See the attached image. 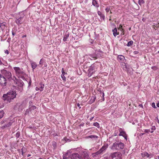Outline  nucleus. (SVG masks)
<instances>
[{"instance_id":"26","label":"nucleus","mask_w":159,"mask_h":159,"mask_svg":"<svg viewBox=\"0 0 159 159\" xmlns=\"http://www.w3.org/2000/svg\"><path fill=\"white\" fill-rule=\"evenodd\" d=\"M118 58L121 61H123L125 59V57L122 55H120L118 56Z\"/></svg>"},{"instance_id":"64","label":"nucleus","mask_w":159,"mask_h":159,"mask_svg":"<svg viewBox=\"0 0 159 159\" xmlns=\"http://www.w3.org/2000/svg\"><path fill=\"white\" fill-rule=\"evenodd\" d=\"M158 24L159 25V22L158 23Z\"/></svg>"},{"instance_id":"15","label":"nucleus","mask_w":159,"mask_h":159,"mask_svg":"<svg viewBox=\"0 0 159 159\" xmlns=\"http://www.w3.org/2000/svg\"><path fill=\"white\" fill-rule=\"evenodd\" d=\"M79 154L77 153H74L72 155L71 158V159H79Z\"/></svg>"},{"instance_id":"25","label":"nucleus","mask_w":159,"mask_h":159,"mask_svg":"<svg viewBox=\"0 0 159 159\" xmlns=\"http://www.w3.org/2000/svg\"><path fill=\"white\" fill-rule=\"evenodd\" d=\"M40 87L39 88L40 91H42L43 90V88H44V85L43 84H40Z\"/></svg>"},{"instance_id":"50","label":"nucleus","mask_w":159,"mask_h":159,"mask_svg":"<svg viewBox=\"0 0 159 159\" xmlns=\"http://www.w3.org/2000/svg\"><path fill=\"white\" fill-rule=\"evenodd\" d=\"M90 129V128H89V129H85L84 130V132H87V130L88 129Z\"/></svg>"},{"instance_id":"45","label":"nucleus","mask_w":159,"mask_h":159,"mask_svg":"<svg viewBox=\"0 0 159 159\" xmlns=\"http://www.w3.org/2000/svg\"><path fill=\"white\" fill-rule=\"evenodd\" d=\"M77 106L79 107V109L81 108V107H80V104L79 103L77 104Z\"/></svg>"},{"instance_id":"47","label":"nucleus","mask_w":159,"mask_h":159,"mask_svg":"<svg viewBox=\"0 0 159 159\" xmlns=\"http://www.w3.org/2000/svg\"><path fill=\"white\" fill-rule=\"evenodd\" d=\"M138 53L139 52H138L136 51H134V54H138Z\"/></svg>"},{"instance_id":"58","label":"nucleus","mask_w":159,"mask_h":159,"mask_svg":"<svg viewBox=\"0 0 159 159\" xmlns=\"http://www.w3.org/2000/svg\"><path fill=\"white\" fill-rule=\"evenodd\" d=\"M110 14H111L112 13V12H111V11H110Z\"/></svg>"},{"instance_id":"13","label":"nucleus","mask_w":159,"mask_h":159,"mask_svg":"<svg viewBox=\"0 0 159 159\" xmlns=\"http://www.w3.org/2000/svg\"><path fill=\"white\" fill-rule=\"evenodd\" d=\"M118 29L121 32V35H124L125 34V30H124L123 26L121 25H119V27L118 28Z\"/></svg>"},{"instance_id":"27","label":"nucleus","mask_w":159,"mask_h":159,"mask_svg":"<svg viewBox=\"0 0 159 159\" xmlns=\"http://www.w3.org/2000/svg\"><path fill=\"white\" fill-rule=\"evenodd\" d=\"M69 34L65 35L63 39L64 41L65 42L67 40V39L69 37Z\"/></svg>"},{"instance_id":"52","label":"nucleus","mask_w":159,"mask_h":159,"mask_svg":"<svg viewBox=\"0 0 159 159\" xmlns=\"http://www.w3.org/2000/svg\"><path fill=\"white\" fill-rule=\"evenodd\" d=\"M155 27H155V26H154V25H153V26H152V28H153L154 29H155V30H156V29H155Z\"/></svg>"},{"instance_id":"32","label":"nucleus","mask_w":159,"mask_h":159,"mask_svg":"<svg viewBox=\"0 0 159 159\" xmlns=\"http://www.w3.org/2000/svg\"><path fill=\"white\" fill-rule=\"evenodd\" d=\"M61 77L63 80L64 81H65L66 80V77L64 76V74H61Z\"/></svg>"},{"instance_id":"63","label":"nucleus","mask_w":159,"mask_h":159,"mask_svg":"<svg viewBox=\"0 0 159 159\" xmlns=\"http://www.w3.org/2000/svg\"><path fill=\"white\" fill-rule=\"evenodd\" d=\"M158 53H159V51H158Z\"/></svg>"},{"instance_id":"36","label":"nucleus","mask_w":159,"mask_h":159,"mask_svg":"<svg viewBox=\"0 0 159 159\" xmlns=\"http://www.w3.org/2000/svg\"><path fill=\"white\" fill-rule=\"evenodd\" d=\"M100 18L104 20L105 19V16L103 14H102L100 16Z\"/></svg>"},{"instance_id":"33","label":"nucleus","mask_w":159,"mask_h":159,"mask_svg":"<svg viewBox=\"0 0 159 159\" xmlns=\"http://www.w3.org/2000/svg\"><path fill=\"white\" fill-rule=\"evenodd\" d=\"M20 136V132H17L16 134V137L18 138Z\"/></svg>"},{"instance_id":"24","label":"nucleus","mask_w":159,"mask_h":159,"mask_svg":"<svg viewBox=\"0 0 159 159\" xmlns=\"http://www.w3.org/2000/svg\"><path fill=\"white\" fill-rule=\"evenodd\" d=\"M94 60L96 59L97 58V55L95 54H93L89 55Z\"/></svg>"},{"instance_id":"28","label":"nucleus","mask_w":159,"mask_h":159,"mask_svg":"<svg viewBox=\"0 0 159 159\" xmlns=\"http://www.w3.org/2000/svg\"><path fill=\"white\" fill-rule=\"evenodd\" d=\"M133 43V42L132 41H131L128 42L127 44L128 46L129 47L132 46Z\"/></svg>"},{"instance_id":"57","label":"nucleus","mask_w":159,"mask_h":159,"mask_svg":"<svg viewBox=\"0 0 159 159\" xmlns=\"http://www.w3.org/2000/svg\"><path fill=\"white\" fill-rule=\"evenodd\" d=\"M54 144H56V143L55 142H54V143L53 144V145Z\"/></svg>"},{"instance_id":"54","label":"nucleus","mask_w":159,"mask_h":159,"mask_svg":"<svg viewBox=\"0 0 159 159\" xmlns=\"http://www.w3.org/2000/svg\"><path fill=\"white\" fill-rule=\"evenodd\" d=\"M30 156H31V155H30V154H28V155H27V157H29Z\"/></svg>"},{"instance_id":"5","label":"nucleus","mask_w":159,"mask_h":159,"mask_svg":"<svg viewBox=\"0 0 159 159\" xmlns=\"http://www.w3.org/2000/svg\"><path fill=\"white\" fill-rule=\"evenodd\" d=\"M111 158L112 159H122V154L120 152H116L111 153Z\"/></svg>"},{"instance_id":"8","label":"nucleus","mask_w":159,"mask_h":159,"mask_svg":"<svg viewBox=\"0 0 159 159\" xmlns=\"http://www.w3.org/2000/svg\"><path fill=\"white\" fill-rule=\"evenodd\" d=\"M13 80L16 83L17 86L20 87L23 86L24 83L21 80H18L15 76H13Z\"/></svg>"},{"instance_id":"42","label":"nucleus","mask_w":159,"mask_h":159,"mask_svg":"<svg viewBox=\"0 0 159 159\" xmlns=\"http://www.w3.org/2000/svg\"><path fill=\"white\" fill-rule=\"evenodd\" d=\"M61 72H62V74H65V72L64 71V70L63 68H62V69Z\"/></svg>"},{"instance_id":"40","label":"nucleus","mask_w":159,"mask_h":159,"mask_svg":"<svg viewBox=\"0 0 159 159\" xmlns=\"http://www.w3.org/2000/svg\"><path fill=\"white\" fill-rule=\"evenodd\" d=\"M150 129H145V130H144V132L145 133H148V132H150Z\"/></svg>"},{"instance_id":"17","label":"nucleus","mask_w":159,"mask_h":159,"mask_svg":"<svg viewBox=\"0 0 159 159\" xmlns=\"http://www.w3.org/2000/svg\"><path fill=\"white\" fill-rule=\"evenodd\" d=\"M23 17H20L16 20V22L17 24L20 25L23 22Z\"/></svg>"},{"instance_id":"22","label":"nucleus","mask_w":159,"mask_h":159,"mask_svg":"<svg viewBox=\"0 0 159 159\" xmlns=\"http://www.w3.org/2000/svg\"><path fill=\"white\" fill-rule=\"evenodd\" d=\"M86 138H91V139H97L98 138V136L96 135H89L87 136Z\"/></svg>"},{"instance_id":"43","label":"nucleus","mask_w":159,"mask_h":159,"mask_svg":"<svg viewBox=\"0 0 159 159\" xmlns=\"http://www.w3.org/2000/svg\"><path fill=\"white\" fill-rule=\"evenodd\" d=\"M154 26L156 27V28H158L159 27V25L157 24L156 25H154Z\"/></svg>"},{"instance_id":"9","label":"nucleus","mask_w":159,"mask_h":159,"mask_svg":"<svg viewBox=\"0 0 159 159\" xmlns=\"http://www.w3.org/2000/svg\"><path fill=\"white\" fill-rule=\"evenodd\" d=\"M119 131L120 132L119 136H122L127 140V136L125 132L121 128H119Z\"/></svg>"},{"instance_id":"34","label":"nucleus","mask_w":159,"mask_h":159,"mask_svg":"<svg viewBox=\"0 0 159 159\" xmlns=\"http://www.w3.org/2000/svg\"><path fill=\"white\" fill-rule=\"evenodd\" d=\"M154 156V154L153 153H150V154H149V158H150L151 157H153Z\"/></svg>"},{"instance_id":"31","label":"nucleus","mask_w":159,"mask_h":159,"mask_svg":"<svg viewBox=\"0 0 159 159\" xmlns=\"http://www.w3.org/2000/svg\"><path fill=\"white\" fill-rule=\"evenodd\" d=\"M4 113L3 111H0V118H1L3 117Z\"/></svg>"},{"instance_id":"6","label":"nucleus","mask_w":159,"mask_h":159,"mask_svg":"<svg viewBox=\"0 0 159 159\" xmlns=\"http://www.w3.org/2000/svg\"><path fill=\"white\" fill-rule=\"evenodd\" d=\"M2 74L5 77H6L8 79H11L13 80V78L12 77V74L10 71L6 70H3L2 71Z\"/></svg>"},{"instance_id":"21","label":"nucleus","mask_w":159,"mask_h":159,"mask_svg":"<svg viewBox=\"0 0 159 159\" xmlns=\"http://www.w3.org/2000/svg\"><path fill=\"white\" fill-rule=\"evenodd\" d=\"M141 155L143 157H146L147 158L149 157V153L147 152H143L141 153Z\"/></svg>"},{"instance_id":"46","label":"nucleus","mask_w":159,"mask_h":159,"mask_svg":"<svg viewBox=\"0 0 159 159\" xmlns=\"http://www.w3.org/2000/svg\"><path fill=\"white\" fill-rule=\"evenodd\" d=\"M35 89L36 91H38L39 90H40L39 88L38 87H36L35 88Z\"/></svg>"},{"instance_id":"53","label":"nucleus","mask_w":159,"mask_h":159,"mask_svg":"<svg viewBox=\"0 0 159 159\" xmlns=\"http://www.w3.org/2000/svg\"><path fill=\"white\" fill-rule=\"evenodd\" d=\"M111 16H110V19H109V20H111Z\"/></svg>"},{"instance_id":"11","label":"nucleus","mask_w":159,"mask_h":159,"mask_svg":"<svg viewBox=\"0 0 159 159\" xmlns=\"http://www.w3.org/2000/svg\"><path fill=\"white\" fill-rule=\"evenodd\" d=\"M95 68L93 66H92L89 67L88 69V76L89 77L91 76L92 74H94L95 71Z\"/></svg>"},{"instance_id":"39","label":"nucleus","mask_w":159,"mask_h":159,"mask_svg":"<svg viewBox=\"0 0 159 159\" xmlns=\"http://www.w3.org/2000/svg\"><path fill=\"white\" fill-rule=\"evenodd\" d=\"M110 10V8L107 7V8L105 9L106 12H108Z\"/></svg>"},{"instance_id":"62","label":"nucleus","mask_w":159,"mask_h":159,"mask_svg":"<svg viewBox=\"0 0 159 159\" xmlns=\"http://www.w3.org/2000/svg\"><path fill=\"white\" fill-rule=\"evenodd\" d=\"M39 159H43L41 158H39Z\"/></svg>"},{"instance_id":"14","label":"nucleus","mask_w":159,"mask_h":159,"mask_svg":"<svg viewBox=\"0 0 159 159\" xmlns=\"http://www.w3.org/2000/svg\"><path fill=\"white\" fill-rule=\"evenodd\" d=\"M70 153L68 152L63 155V159H70Z\"/></svg>"},{"instance_id":"41","label":"nucleus","mask_w":159,"mask_h":159,"mask_svg":"<svg viewBox=\"0 0 159 159\" xmlns=\"http://www.w3.org/2000/svg\"><path fill=\"white\" fill-rule=\"evenodd\" d=\"M155 129H156V128H155V126H153L151 128V129L152 130H155Z\"/></svg>"},{"instance_id":"55","label":"nucleus","mask_w":159,"mask_h":159,"mask_svg":"<svg viewBox=\"0 0 159 159\" xmlns=\"http://www.w3.org/2000/svg\"><path fill=\"white\" fill-rule=\"evenodd\" d=\"M33 107H34V108H35V109L36 108V107L35 106H34Z\"/></svg>"},{"instance_id":"29","label":"nucleus","mask_w":159,"mask_h":159,"mask_svg":"<svg viewBox=\"0 0 159 159\" xmlns=\"http://www.w3.org/2000/svg\"><path fill=\"white\" fill-rule=\"evenodd\" d=\"M144 3V0H139L138 1V3L140 5L143 4Z\"/></svg>"},{"instance_id":"1","label":"nucleus","mask_w":159,"mask_h":159,"mask_svg":"<svg viewBox=\"0 0 159 159\" xmlns=\"http://www.w3.org/2000/svg\"><path fill=\"white\" fill-rule=\"evenodd\" d=\"M17 94L15 91H10L4 94L2 97L3 100L5 102L9 103L11 102L16 98Z\"/></svg>"},{"instance_id":"49","label":"nucleus","mask_w":159,"mask_h":159,"mask_svg":"<svg viewBox=\"0 0 159 159\" xmlns=\"http://www.w3.org/2000/svg\"><path fill=\"white\" fill-rule=\"evenodd\" d=\"M12 35L14 36L15 34V33H14V32H12Z\"/></svg>"},{"instance_id":"23","label":"nucleus","mask_w":159,"mask_h":159,"mask_svg":"<svg viewBox=\"0 0 159 159\" xmlns=\"http://www.w3.org/2000/svg\"><path fill=\"white\" fill-rule=\"evenodd\" d=\"M31 65L33 69H35L37 66V64L35 62H32L31 63Z\"/></svg>"},{"instance_id":"51","label":"nucleus","mask_w":159,"mask_h":159,"mask_svg":"<svg viewBox=\"0 0 159 159\" xmlns=\"http://www.w3.org/2000/svg\"><path fill=\"white\" fill-rule=\"evenodd\" d=\"M157 106L158 107H159V102L157 103Z\"/></svg>"},{"instance_id":"56","label":"nucleus","mask_w":159,"mask_h":159,"mask_svg":"<svg viewBox=\"0 0 159 159\" xmlns=\"http://www.w3.org/2000/svg\"><path fill=\"white\" fill-rule=\"evenodd\" d=\"M150 132H151V133H152L153 132V131L152 130V131H151Z\"/></svg>"},{"instance_id":"3","label":"nucleus","mask_w":159,"mask_h":159,"mask_svg":"<svg viewBox=\"0 0 159 159\" xmlns=\"http://www.w3.org/2000/svg\"><path fill=\"white\" fill-rule=\"evenodd\" d=\"M125 147L124 143L120 142L119 143H114L111 147V149L113 150H119L123 149Z\"/></svg>"},{"instance_id":"10","label":"nucleus","mask_w":159,"mask_h":159,"mask_svg":"<svg viewBox=\"0 0 159 159\" xmlns=\"http://www.w3.org/2000/svg\"><path fill=\"white\" fill-rule=\"evenodd\" d=\"M6 84V80L4 76L0 74V84L2 85H5Z\"/></svg>"},{"instance_id":"48","label":"nucleus","mask_w":159,"mask_h":159,"mask_svg":"<svg viewBox=\"0 0 159 159\" xmlns=\"http://www.w3.org/2000/svg\"><path fill=\"white\" fill-rule=\"evenodd\" d=\"M157 157L158 158V159H159V156H155V159H157Z\"/></svg>"},{"instance_id":"18","label":"nucleus","mask_w":159,"mask_h":159,"mask_svg":"<svg viewBox=\"0 0 159 159\" xmlns=\"http://www.w3.org/2000/svg\"><path fill=\"white\" fill-rule=\"evenodd\" d=\"M96 98V97L95 96H92L90 100L89 101V104H92L93 103Z\"/></svg>"},{"instance_id":"12","label":"nucleus","mask_w":159,"mask_h":159,"mask_svg":"<svg viewBox=\"0 0 159 159\" xmlns=\"http://www.w3.org/2000/svg\"><path fill=\"white\" fill-rule=\"evenodd\" d=\"M108 148V145H104L102 146V148H100L96 153L97 154H100L105 151Z\"/></svg>"},{"instance_id":"7","label":"nucleus","mask_w":159,"mask_h":159,"mask_svg":"<svg viewBox=\"0 0 159 159\" xmlns=\"http://www.w3.org/2000/svg\"><path fill=\"white\" fill-rule=\"evenodd\" d=\"M89 156L87 153L84 152H81L79 154V159H88Z\"/></svg>"},{"instance_id":"38","label":"nucleus","mask_w":159,"mask_h":159,"mask_svg":"<svg viewBox=\"0 0 159 159\" xmlns=\"http://www.w3.org/2000/svg\"><path fill=\"white\" fill-rule=\"evenodd\" d=\"M97 13H98V15L99 16H100L102 14V13H101V12L100 11H98Z\"/></svg>"},{"instance_id":"20","label":"nucleus","mask_w":159,"mask_h":159,"mask_svg":"<svg viewBox=\"0 0 159 159\" xmlns=\"http://www.w3.org/2000/svg\"><path fill=\"white\" fill-rule=\"evenodd\" d=\"M113 35L116 37L117 35H118L119 34V32H117V29L116 28L112 30Z\"/></svg>"},{"instance_id":"30","label":"nucleus","mask_w":159,"mask_h":159,"mask_svg":"<svg viewBox=\"0 0 159 159\" xmlns=\"http://www.w3.org/2000/svg\"><path fill=\"white\" fill-rule=\"evenodd\" d=\"M93 125L94 126L97 127L98 128H99L100 127L99 125L98 122L94 123L93 124Z\"/></svg>"},{"instance_id":"44","label":"nucleus","mask_w":159,"mask_h":159,"mask_svg":"<svg viewBox=\"0 0 159 159\" xmlns=\"http://www.w3.org/2000/svg\"><path fill=\"white\" fill-rule=\"evenodd\" d=\"M5 53L6 54H9V52L7 50H6L5 51Z\"/></svg>"},{"instance_id":"37","label":"nucleus","mask_w":159,"mask_h":159,"mask_svg":"<svg viewBox=\"0 0 159 159\" xmlns=\"http://www.w3.org/2000/svg\"><path fill=\"white\" fill-rule=\"evenodd\" d=\"M152 107L154 108H156V107L155 106V104L154 102H153L152 103Z\"/></svg>"},{"instance_id":"16","label":"nucleus","mask_w":159,"mask_h":159,"mask_svg":"<svg viewBox=\"0 0 159 159\" xmlns=\"http://www.w3.org/2000/svg\"><path fill=\"white\" fill-rule=\"evenodd\" d=\"M0 24L1 25L0 26V28L3 31L5 29V28L6 27V23L5 22H3L2 23L0 22Z\"/></svg>"},{"instance_id":"61","label":"nucleus","mask_w":159,"mask_h":159,"mask_svg":"<svg viewBox=\"0 0 159 159\" xmlns=\"http://www.w3.org/2000/svg\"><path fill=\"white\" fill-rule=\"evenodd\" d=\"M104 93H103V96H104Z\"/></svg>"},{"instance_id":"35","label":"nucleus","mask_w":159,"mask_h":159,"mask_svg":"<svg viewBox=\"0 0 159 159\" xmlns=\"http://www.w3.org/2000/svg\"><path fill=\"white\" fill-rule=\"evenodd\" d=\"M63 141H64L65 142L70 141L69 139H68L66 137L64 138Z\"/></svg>"},{"instance_id":"2","label":"nucleus","mask_w":159,"mask_h":159,"mask_svg":"<svg viewBox=\"0 0 159 159\" xmlns=\"http://www.w3.org/2000/svg\"><path fill=\"white\" fill-rule=\"evenodd\" d=\"M13 69L15 71V75L17 77L23 79L25 78L26 74L23 68L18 67H14Z\"/></svg>"},{"instance_id":"19","label":"nucleus","mask_w":159,"mask_h":159,"mask_svg":"<svg viewBox=\"0 0 159 159\" xmlns=\"http://www.w3.org/2000/svg\"><path fill=\"white\" fill-rule=\"evenodd\" d=\"M92 3L93 5L94 6L96 7L97 8H98L99 7V5L98 2L95 0H93Z\"/></svg>"},{"instance_id":"59","label":"nucleus","mask_w":159,"mask_h":159,"mask_svg":"<svg viewBox=\"0 0 159 159\" xmlns=\"http://www.w3.org/2000/svg\"><path fill=\"white\" fill-rule=\"evenodd\" d=\"M129 30H131V28H129Z\"/></svg>"},{"instance_id":"4","label":"nucleus","mask_w":159,"mask_h":159,"mask_svg":"<svg viewBox=\"0 0 159 159\" xmlns=\"http://www.w3.org/2000/svg\"><path fill=\"white\" fill-rule=\"evenodd\" d=\"M13 122L10 121L8 123L7 122L6 120L2 121L0 123L1 124V128L2 129L8 128L12 124Z\"/></svg>"},{"instance_id":"60","label":"nucleus","mask_w":159,"mask_h":159,"mask_svg":"<svg viewBox=\"0 0 159 159\" xmlns=\"http://www.w3.org/2000/svg\"><path fill=\"white\" fill-rule=\"evenodd\" d=\"M23 152H22V155H23Z\"/></svg>"}]
</instances>
